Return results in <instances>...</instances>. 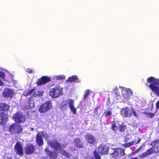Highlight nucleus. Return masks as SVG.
I'll list each match as a JSON object with an SVG mask.
<instances>
[{
    "label": "nucleus",
    "instance_id": "obj_21",
    "mask_svg": "<svg viewBox=\"0 0 159 159\" xmlns=\"http://www.w3.org/2000/svg\"><path fill=\"white\" fill-rule=\"evenodd\" d=\"M129 139L127 137H125L124 139V141L125 143L123 144L122 145V146L125 148L130 147L131 146L134 144V141H132L129 142L127 143V142L129 140Z\"/></svg>",
    "mask_w": 159,
    "mask_h": 159
},
{
    "label": "nucleus",
    "instance_id": "obj_41",
    "mask_svg": "<svg viewBox=\"0 0 159 159\" xmlns=\"http://www.w3.org/2000/svg\"><path fill=\"white\" fill-rule=\"evenodd\" d=\"M45 151L48 154V153H49V152H50V151H49L48 149L47 148H46L45 149Z\"/></svg>",
    "mask_w": 159,
    "mask_h": 159
},
{
    "label": "nucleus",
    "instance_id": "obj_10",
    "mask_svg": "<svg viewBox=\"0 0 159 159\" xmlns=\"http://www.w3.org/2000/svg\"><path fill=\"white\" fill-rule=\"evenodd\" d=\"M14 147L16 154L20 156H22L24 154L23 149L21 143L20 142H17Z\"/></svg>",
    "mask_w": 159,
    "mask_h": 159
},
{
    "label": "nucleus",
    "instance_id": "obj_48",
    "mask_svg": "<svg viewBox=\"0 0 159 159\" xmlns=\"http://www.w3.org/2000/svg\"><path fill=\"white\" fill-rule=\"evenodd\" d=\"M27 113H28V117H29L30 116H29V113L28 111L27 112Z\"/></svg>",
    "mask_w": 159,
    "mask_h": 159
},
{
    "label": "nucleus",
    "instance_id": "obj_7",
    "mask_svg": "<svg viewBox=\"0 0 159 159\" xmlns=\"http://www.w3.org/2000/svg\"><path fill=\"white\" fill-rule=\"evenodd\" d=\"M114 150L113 152L110 154L111 157L115 159L120 157L121 156L125 155V150L121 148H113Z\"/></svg>",
    "mask_w": 159,
    "mask_h": 159
},
{
    "label": "nucleus",
    "instance_id": "obj_2",
    "mask_svg": "<svg viewBox=\"0 0 159 159\" xmlns=\"http://www.w3.org/2000/svg\"><path fill=\"white\" fill-rule=\"evenodd\" d=\"M48 144L50 145V147L57 150H58L59 153L63 156L67 157H69L70 155L69 153L66 151L61 148L62 145L57 140H55L52 141H49Z\"/></svg>",
    "mask_w": 159,
    "mask_h": 159
},
{
    "label": "nucleus",
    "instance_id": "obj_32",
    "mask_svg": "<svg viewBox=\"0 0 159 159\" xmlns=\"http://www.w3.org/2000/svg\"><path fill=\"white\" fill-rule=\"evenodd\" d=\"M145 114L147 115L148 117L151 118H153L154 116V113L145 112Z\"/></svg>",
    "mask_w": 159,
    "mask_h": 159
},
{
    "label": "nucleus",
    "instance_id": "obj_26",
    "mask_svg": "<svg viewBox=\"0 0 159 159\" xmlns=\"http://www.w3.org/2000/svg\"><path fill=\"white\" fill-rule=\"evenodd\" d=\"M119 130L121 133L124 132L127 129V127L126 125H124V124L120 125L118 126Z\"/></svg>",
    "mask_w": 159,
    "mask_h": 159
},
{
    "label": "nucleus",
    "instance_id": "obj_8",
    "mask_svg": "<svg viewBox=\"0 0 159 159\" xmlns=\"http://www.w3.org/2000/svg\"><path fill=\"white\" fill-rule=\"evenodd\" d=\"M52 108V103L51 101H47L41 105L39 108V111L41 113H45L51 109Z\"/></svg>",
    "mask_w": 159,
    "mask_h": 159
},
{
    "label": "nucleus",
    "instance_id": "obj_35",
    "mask_svg": "<svg viewBox=\"0 0 159 159\" xmlns=\"http://www.w3.org/2000/svg\"><path fill=\"white\" fill-rule=\"evenodd\" d=\"M35 89L34 88L32 89H30L27 92L26 95H28L30 94H31V93L33 92V91L35 90Z\"/></svg>",
    "mask_w": 159,
    "mask_h": 159
},
{
    "label": "nucleus",
    "instance_id": "obj_43",
    "mask_svg": "<svg viewBox=\"0 0 159 159\" xmlns=\"http://www.w3.org/2000/svg\"><path fill=\"white\" fill-rule=\"evenodd\" d=\"M3 85V83L0 80V86H2Z\"/></svg>",
    "mask_w": 159,
    "mask_h": 159
},
{
    "label": "nucleus",
    "instance_id": "obj_45",
    "mask_svg": "<svg viewBox=\"0 0 159 159\" xmlns=\"http://www.w3.org/2000/svg\"><path fill=\"white\" fill-rule=\"evenodd\" d=\"M138 159V158L136 157H134V158H131V159Z\"/></svg>",
    "mask_w": 159,
    "mask_h": 159
},
{
    "label": "nucleus",
    "instance_id": "obj_28",
    "mask_svg": "<svg viewBox=\"0 0 159 159\" xmlns=\"http://www.w3.org/2000/svg\"><path fill=\"white\" fill-rule=\"evenodd\" d=\"M112 114V109L111 108H109L107 111H105L104 113V115L106 117L110 116Z\"/></svg>",
    "mask_w": 159,
    "mask_h": 159
},
{
    "label": "nucleus",
    "instance_id": "obj_1",
    "mask_svg": "<svg viewBox=\"0 0 159 159\" xmlns=\"http://www.w3.org/2000/svg\"><path fill=\"white\" fill-rule=\"evenodd\" d=\"M147 81L150 84L148 85V83H146L145 85L148 86L154 94L159 97V79L151 76L148 78Z\"/></svg>",
    "mask_w": 159,
    "mask_h": 159
},
{
    "label": "nucleus",
    "instance_id": "obj_27",
    "mask_svg": "<svg viewBox=\"0 0 159 159\" xmlns=\"http://www.w3.org/2000/svg\"><path fill=\"white\" fill-rule=\"evenodd\" d=\"M100 152L95 150L93 152V157L95 159H101L99 154Z\"/></svg>",
    "mask_w": 159,
    "mask_h": 159
},
{
    "label": "nucleus",
    "instance_id": "obj_33",
    "mask_svg": "<svg viewBox=\"0 0 159 159\" xmlns=\"http://www.w3.org/2000/svg\"><path fill=\"white\" fill-rule=\"evenodd\" d=\"M99 108H101V107L99 106L97 107L94 109L93 113L95 115H98Z\"/></svg>",
    "mask_w": 159,
    "mask_h": 159
},
{
    "label": "nucleus",
    "instance_id": "obj_25",
    "mask_svg": "<svg viewBox=\"0 0 159 159\" xmlns=\"http://www.w3.org/2000/svg\"><path fill=\"white\" fill-rule=\"evenodd\" d=\"M74 142L76 147L79 148H84L83 143L80 141L79 138H75Z\"/></svg>",
    "mask_w": 159,
    "mask_h": 159
},
{
    "label": "nucleus",
    "instance_id": "obj_19",
    "mask_svg": "<svg viewBox=\"0 0 159 159\" xmlns=\"http://www.w3.org/2000/svg\"><path fill=\"white\" fill-rule=\"evenodd\" d=\"M14 95L13 91L10 89H7L5 90L3 93V95L5 98H12Z\"/></svg>",
    "mask_w": 159,
    "mask_h": 159
},
{
    "label": "nucleus",
    "instance_id": "obj_4",
    "mask_svg": "<svg viewBox=\"0 0 159 159\" xmlns=\"http://www.w3.org/2000/svg\"><path fill=\"white\" fill-rule=\"evenodd\" d=\"M23 130V127L22 125L15 123L11 124L8 129V131L11 135L22 134Z\"/></svg>",
    "mask_w": 159,
    "mask_h": 159
},
{
    "label": "nucleus",
    "instance_id": "obj_24",
    "mask_svg": "<svg viewBox=\"0 0 159 159\" xmlns=\"http://www.w3.org/2000/svg\"><path fill=\"white\" fill-rule=\"evenodd\" d=\"M10 107L5 102L0 103V111H7L9 110Z\"/></svg>",
    "mask_w": 159,
    "mask_h": 159
},
{
    "label": "nucleus",
    "instance_id": "obj_37",
    "mask_svg": "<svg viewBox=\"0 0 159 159\" xmlns=\"http://www.w3.org/2000/svg\"><path fill=\"white\" fill-rule=\"evenodd\" d=\"M48 155L50 157V158H52L54 157V158H56V157H53V153L51 151L49 152V153H48Z\"/></svg>",
    "mask_w": 159,
    "mask_h": 159
},
{
    "label": "nucleus",
    "instance_id": "obj_34",
    "mask_svg": "<svg viewBox=\"0 0 159 159\" xmlns=\"http://www.w3.org/2000/svg\"><path fill=\"white\" fill-rule=\"evenodd\" d=\"M145 145L144 144H143L141 146H140L138 149H137L135 151V153H137L139 152L143 148V147H144Z\"/></svg>",
    "mask_w": 159,
    "mask_h": 159
},
{
    "label": "nucleus",
    "instance_id": "obj_15",
    "mask_svg": "<svg viewBox=\"0 0 159 159\" xmlns=\"http://www.w3.org/2000/svg\"><path fill=\"white\" fill-rule=\"evenodd\" d=\"M8 115L4 112L0 113V124L4 125L8 120Z\"/></svg>",
    "mask_w": 159,
    "mask_h": 159
},
{
    "label": "nucleus",
    "instance_id": "obj_20",
    "mask_svg": "<svg viewBox=\"0 0 159 159\" xmlns=\"http://www.w3.org/2000/svg\"><path fill=\"white\" fill-rule=\"evenodd\" d=\"M153 153H156L155 151L152 147L148 149L145 152L141 154V157L142 158H144Z\"/></svg>",
    "mask_w": 159,
    "mask_h": 159
},
{
    "label": "nucleus",
    "instance_id": "obj_23",
    "mask_svg": "<svg viewBox=\"0 0 159 159\" xmlns=\"http://www.w3.org/2000/svg\"><path fill=\"white\" fill-rule=\"evenodd\" d=\"M66 81L69 82L70 83H80L81 82V80L79 79L76 75H73L69 77Z\"/></svg>",
    "mask_w": 159,
    "mask_h": 159
},
{
    "label": "nucleus",
    "instance_id": "obj_31",
    "mask_svg": "<svg viewBox=\"0 0 159 159\" xmlns=\"http://www.w3.org/2000/svg\"><path fill=\"white\" fill-rule=\"evenodd\" d=\"M89 93L90 91L89 90L87 89L85 91L83 98L84 100H85L87 98Z\"/></svg>",
    "mask_w": 159,
    "mask_h": 159
},
{
    "label": "nucleus",
    "instance_id": "obj_30",
    "mask_svg": "<svg viewBox=\"0 0 159 159\" xmlns=\"http://www.w3.org/2000/svg\"><path fill=\"white\" fill-rule=\"evenodd\" d=\"M56 80H62L65 79V77L63 75H57L54 77Z\"/></svg>",
    "mask_w": 159,
    "mask_h": 159
},
{
    "label": "nucleus",
    "instance_id": "obj_17",
    "mask_svg": "<svg viewBox=\"0 0 159 159\" xmlns=\"http://www.w3.org/2000/svg\"><path fill=\"white\" fill-rule=\"evenodd\" d=\"M151 145L156 154L159 153V139H156L153 141Z\"/></svg>",
    "mask_w": 159,
    "mask_h": 159
},
{
    "label": "nucleus",
    "instance_id": "obj_47",
    "mask_svg": "<svg viewBox=\"0 0 159 159\" xmlns=\"http://www.w3.org/2000/svg\"><path fill=\"white\" fill-rule=\"evenodd\" d=\"M37 94L34 93V96H36Z\"/></svg>",
    "mask_w": 159,
    "mask_h": 159
},
{
    "label": "nucleus",
    "instance_id": "obj_16",
    "mask_svg": "<svg viewBox=\"0 0 159 159\" xmlns=\"http://www.w3.org/2000/svg\"><path fill=\"white\" fill-rule=\"evenodd\" d=\"M43 133V131L39 132L36 135V142L38 145L39 146H41L43 144L44 141L41 135Z\"/></svg>",
    "mask_w": 159,
    "mask_h": 159
},
{
    "label": "nucleus",
    "instance_id": "obj_29",
    "mask_svg": "<svg viewBox=\"0 0 159 159\" xmlns=\"http://www.w3.org/2000/svg\"><path fill=\"white\" fill-rule=\"evenodd\" d=\"M111 129L115 132L117 130V128L116 125V123L114 122H112Z\"/></svg>",
    "mask_w": 159,
    "mask_h": 159
},
{
    "label": "nucleus",
    "instance_id": "obj_12",
    "mask_svg": "<svg viewBox=\"0 0 159 159\" xmlns=\"http://www.w3.org/2000/svg\"><path fill=\"white\" fill-rule=\"evenodd\" d=\"M50 81V78L47 76H43L38 80L36 84L38 86H41L46 84Z\"/></svg>",
    "mask_w": 159,
    "mask_h": 159
},
{
    "label": "nucleus",
    "instance_id": "obj_46",
    "mask_svg": "<svg viewBox=\"0 0 159 159\" xmlns=\"http://www.w3.org/2000/svg\"><path fill=\"white\" fill-rule=\"evenodd\" d=\"M87 159H93V158L92 157H90L88 158H87Z\"/></svg>",
    "mask_w": 159,
    "mask_h": 159
},
{
    "label": "nucleus",
    "instance_id": "obj_40",
    "mask_svg": "<svg viewBox=\"0 0 159 159\" xmlns=\"http://www.w3.org/2000/svg\"><path fill=\"white\" fill-rule=\"evenodd\" d=\"M28 72L30 74H32L34 73V71L33 70H29L28 69Z\"/></svg>",
    "mask_w": 159,
    "mask_h": 159
},
{
    "label": "nucleus",
    "instance_id": "obj_3",
    "mask_svg": "<svg viewBox=\"0 0 159 159\" xmlns=\"http://www.w3.org/2000/svg\"><path fill=\"white\" fill-rule=\"evenodd\" d=\"M68 105L72 112L75 114L76 113V109L74 107V101L73 99H69L68 101L64 100L61 105L60 109L62 111L67 110L68 109Z\"/></svg>",
    "mask_w": 159,
    "mask_h": 159
},
{
    "label": "nucleus",
    "instance_id": "obj_9",
    "mask_svg": "<svg viewBox=\"0 0 159 159\" xmlns=\"http://www.w3.org/2000/svg\"><path fill=\"white\" fill-rule=\"evenodd\" d=\"M13 119L14 121L18 123H22L25 122V117L21 113L16 112L13 116Z\"/></svg>",
    "mask_w": 159,
    "mask_h": 159
},
{
    "label": "nucleus",
    "instance_id": "obj_6",
    "mask_svg": "<svg viewBox=\"0 0 159 159\" xmlns=\"http://www.w3.org/2000/svg\"><path fill=\"white\" fill-rule=\"evenodd\" d=\"M63 93V88L60 87L59 85L51 88L49 92L50 95L53 98H57Z\"/></svg>",
    "mask_w": 159,
    "mask_h": 159
},
{
    "label": "nucleus",
    "instance_id": "obj_36",
    "mask_svg": "<svg viewBox=\"0 0 159 159\" xmlns=\"http://www.w3.org/2000/svg\"><path fill=\"white\" fill-rule=\"evenodd\" d=\"M0 77L4 79L5 78V75L4 72L0 71Z\"/></svg>",
    "mask_w": 159,
    "mask_h": 159
},
{
    "label": "nucleus",
    "instance_id": "obj_44",
    "mask_svg": "<svg viewBox=\"0 0 159 159\" xmlns=\"http://www.w3.org/2000/svg\"><path fill=\"white\" fill-rule=\"evenodd\" d=\"M38 93H39V95H40L41 96L43 94V93L42 92H41L40 91H38Z\"/></svg>",
    "mask_w": 159,
    "mask_h": 159
},
{
    "label": "nucleus",
    "instance_id": "obj_14",
    "mask_svg": "<svg viewBox=\"0 0 159 159\" xmlns=\"http://www.w3.org/2000/svg\"><path fill=\"white\" fill-rule=\"evenodd\" d=\"M34 102L31 98H29L25 105L21 107V110L23 111L31 109L34 107Z\"/></svg>",
    "mask_w": 159,
    "mask_h": 159
},
{
    "label": "nucleus",
    "instance_id": "obj_13",
    "mask_svg": "<svg viewBox=\"0 0 159 159\" xmlns=\"http://www.w3.org/2000/svg\"><path fill=\"white\" fill-rule=\"evenodd\" d=\"M35 149V146L33 144H27L25 148V152L27 155H31L34 153Z\"/></svg>",
    "mask_w": 159,
    "mask_h": 159
},
{
    "label": "nucleus",
    "instance_id": "obj_5",
    "mask_svg": "<svg viewBox=\"0 0 159 159\" xmlns=\"http://www.w3.org/2000/svg\"><path fill=\"white\" fill-rule=\"evenodd\" d=\"M120 114L123 117H131L132 114L136 117L138 116L136 114V112L133 108H131L130 109L127 107L122 108L120 111Z\"/></svg>",
    "mask_w": 159,
    "mask_h": 159
},
{
    "label": "nucleus",
    "instance_id": "obj_18",
    "mask_svg": "<svg viewBox=\"0 0 159 159\" xmlns=\"http://www.w3.org/2000/svg\"><path fill=\"white\" fill-rule=\"evenodd\" d=\"M98 148L100 153L101 155H106L109 153V148L106 146H100Z\"/></svg>",
    "mask_w": 159,
    "mask_h": 159
},
{
    "label": "nucleus",
    "instance_id": "obj_22",
    "mask_svg": "<svg viewBox=\"0 0 159 159\" xmlns=\"http://www.w3.org/2000/svg\"><path fill=\"white\" fill-rule=\"evenodd\" d=\"M132 92L129 89H127L124 91V93H123L122 95L124 98L127 99H129L130 98V96L132 95Z\"/></svg>",
    "mask_w": 159,
    "mask_h": 159
},
{
    "label": "nucleus",
    "instance_id": "obj_42",
    "mask_svg": "<svg viewBox=\"0 0 159 159\" xmlns=\"http://www.w3.org/2000/svg\"><path fill=\"white\" fill-rule=\"evenodd\" d=\"M141 139L140 138H139L137 142L135 143L136 144L139 143L141 141Z\"/></svg>",
    "mask_w": 159,
    "mask_h": 159
},
{
    "label": "nucleus",
    "instance_id": "obj_11",
    "mask_svg": "<svg viewBox=\"0 0 159 159\" xmlns=\"http://www.w3.org/2000/svg\"><path fill=\"white\" fill-rule=\"evenodd\" d=\"M85 140L91 146H93L96 144L95 138L91 134H88L84 136Z\"/></svg>",
    "mask_w": 159,
    "mask_h": 159
},
{
    "label": "nucleus",
    "instance_id": "obj_39",
    "mask_svg": "<svg viewBox=\"0 0 159 159\" xmlns=\"http://www.w3.org/2000/svg\"><path fill=\"white\" fill-rule=\"evenodd\" d=\"M156 110L159 109V100L155 104Z\"/></svg>",
    "mask_w": 159,
    "mask_h": 159
},
{
    "label": "nucleus",
    "instance_id": "obj_38",
    "mask_svg": "<svg viewBox=\"0 0 159 159\" xmlns=\"http://www.w3.org/2000/svg\"><path fill=\"white\" fill-rule=\"evenodd\" d=\"M115 95L116 96L119 97L120 96V93L117 89H115Z\"/></svg>",
    "mask_w": 159,
    "mask_h": 159
}]
</instances>
